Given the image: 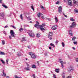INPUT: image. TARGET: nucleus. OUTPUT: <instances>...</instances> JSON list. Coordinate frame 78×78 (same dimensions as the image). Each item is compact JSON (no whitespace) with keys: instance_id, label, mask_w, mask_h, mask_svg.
Listing matches in <instances>:
<instances>
[{"instance_id":"nucleus-17","label":"nucleus","mask_w":78,"mask_h":78,"mask_svg":"<svg viewBox=\"0 0 78 78\" xmlns=\"http://www.w3.org/2000/svg\"><path fill=\"white\" fill-rule=\"evenodd\" d=\"M55 20L56 23H57L58 22V19L57 17H55Z\"/></svg>"},{"instance_id":"nucleus-38","label":"nucleus","mask_w":78,"mask_h":78,"mask_svg":"<svg viewBox=\"0 0 78 78\" xmlns=\"http://www.w3.org/2000/svg\"><path fill=\"white\" fill-rule=\"evenodd\" d=\"M70 20L71 21H74V20H73V18H71Z\"/></svg>"},{"instance_id":"nucleus-51","label":"nucleus","mask_w":78,"mask_h":78,"mask_svg":"<svg viewBox=\"0 0 78 78\" xmlns=\"http://www.w3.org/2000/svg\"><path fill=\"white\" fill-rule=\"evenodd\" d=\"M9 38L10 39H12L11 36H9Z\"/></svg>"},{"instance_id":"nucleus-24","label":"nucleus","mask_w":78,"mask_h":78,"mask_svg":"<svg viewBox=\"0 0 78 78\" xmlns=\"http://www.w3.org/2000/svg\"><path fill=\"white\" fill-rule=\"evenodd\" d=\"M41 9H43L44 10H45V8L44 7V6L42 5H41Z\"/></svg>"},{"instance_id":"nucleus-46","label":"nucleus","mask_w":78,"mask_h":78,"mask_svg":"<svg viewBox=\"0 0 78 78\" xmlns=\"http://www.w3.org/2000/svg\"><path fill=\"white\" fill-rule=\"evenodd\" d=\"M44 55L46 56H48V54H47V53H45L44 54Z\"/></svg>"},{"instance_id":"nucleus-42","label":"nucleus","mask_w":78,"mask_h":78,"mask_svg":"<svg viewBox=\"0 0 78 78\" xmlns=\"http://www.w3.org/2000/svg\"><path fill=\"white\" fill-rule=\"evenodd\" d=\"M53 76L54 78H56V75L55 74H53Z\"/></svg>"},{"instance_id":"nucleus-9","label":"nucleus","mask_w":78,"mask_h":78,"mask_svg":"<svg viewBox=\"0 0 78 78\" xmlns=\"http://www.w3.org/2000/svg\"><path fill=\"white\" fill-rule=\"evenodd\" d=\"M51 29L52 30H55L56 29H58V26L57 25H55L51 27Z\"/></svg>"},{"instance_id":"nucleus-33","label":"nucleus","mask_w":78,"mask_h":78,"mask_svg":"<svg viewBox=\"0 0 78 78\" xmlns=\"http://www.w3.org/2000/svg\"><path fill=\"white\" fill-rule=\"evenodd\" d=\"M23 28H20V29H19V31H23Z\"/></svg>"},{"instance_id":"nucleus-57","label":"nucleus","mask_w":78,"mask_h":78,"mask_svg":"<svg viewBox=\"0 0 78 78\" xmlns=\"http://www.w3.org/2000/svg\"><path fill=\"white\" fill-rule=\"evenodd\" d=\"M2 3V0H0V3Z\"/></svg>"},{"instance_id":"nucleus-32","label":"nucleus","mask_w":78,"mask_h":78,"mask_svg":"<svg viewBox=\"0 0 78 78\" xmlns=\"http://www.w3.org/2000/svg\"><path fill=\"white\" fill-rule=\"evenodd\" d=\"M23 40L21 41L22 42H23V41H26V39L25 38V37H23L22 38Z\"/></svg>"},{"instance_id":"nucleus-14","label":"nucleus","mask_w":78,"mask_h":78,"mask_svg":"<svg viewBox=\"0 0 78 78\" xmlns=\"http://www.w3.org/2000/svg\"><path fill=\"white\" fill-rule=\"evenodd\" d=\"M25 70H29V71H30V70H31V69L30 67H26L25 68H24Z\"/></svg>"},{"instance_id":"nucleus-64","label":"nucleus","mask_w":78,"mask_h":78,"mask_svg":"<svg viewBox=\"0 0 78 78\" xmlns=\"http://www.w3.org/2000/svg\"><path fill=\"white\" fill-rule=\"evenodd\" d=\"M30 17L29 16L28 17H27V18H30Z\"/></svg>"},{"instance_id":"nucleus-28","label":"nucleus","mask_w":78,"mask_h":78,"mask_svg":"<svg viewBox=\"0 0 78 78\" xmlns=\"http://www.w3.org/2000/svg\"><path fill=\"white\" fill-rule=\"evenodd\" d=\"M20 17L22 20H23V17L22 16V14H21V15L20 16Z\"/></svg>"},{"instance_id":"nucleus-7","label":"nucleus","mask_w":78,"mask_h":78,"mask_svg":"<svg viewBox=\"0 0 78 78\" xmlns=\"http://www.w3.org/2000/svg\"><path fill=\"white\" fill-rule=\"evenodd\" d=\"M10 34L11 35L12 37H15V36L14 35V34H15V33H14V31H13V30H11L10 31Z\"/></svg>"},{"instance_id":"nucleus-22","label":"nucleus","mask_w":78,"mask_h":78,"mask_svg":"<svg viewBox=\"0 0 78 78\" xmlns=\"http://www.w3.org/2000/svg\"><path fill=\"white\" fill-rule=\"evenodd\" d=\"M68 5H69L70 6H72V2H69V1L68 2Z\"/></svg>"},{"instance_id":"nucleus-10","label":"nucleus","mask_w":78,"mask_h":78,"mask_svg":"<svg viewBox=\"0 0 78 78\" xmlns=\"http://www.w3.org/2000/svg\"><path fill=\"white\" fill-rule=\"evenodd\" d=\"M69 72H73V67L72 66H69Z\"/></svg>"},{"instance_id":"nucleus-20","label":"nucleus","mask_w":78,"mask_h":78,"mask_svg":"<svg viewBox=\"0 0 78 78\" xmlns=\"http://www.w3.org/2000/svg\"><path fill=\"white\" fill-rule=\"evenodd\" d=\"M69 34L70 36H72V32L71 30H69Z\"/></svg>"},{"instance_id":"nucleus-59","label":"nucleus","mask_w":78,"mask_h":78,"mask_svg":"<svg viewBox=\"0 0 78 78\" xmlns=\"http://www.w3.org/2000/svg\"><path fill=\"white\" fill-rule=\"evenodd\" d=\"M28 20H31V19H30V18H28Z\"/></svg>"},{"instance_id":"nucleus-19","label":"nucleus","mask_w":78,"mask_h":78,"mask_svg":"<svg viewBox=\"0 0 78 78\" xmlns=\"http://www.w3.org/2000/svg\"><path fill=\"white\" fill-rule=\"evenodd\" d=\"M32 68L33 69H36V67L35 65H33L32 66Z\"/></svg>"},{"instance_id":"nucleus-58","label":"nucleus","mask_w":78,"mask_h":78,"mask_svg":"<svg viewBox=\"0 0 78 78\" xmlns=\"http://www.w3.org/2000/svg\"><path fill=\"white\" fill-rule=\"evenodd\" d=\"M73 50H75V48H74V47H73Z\"/></svg>"},{"instance_id":"nucleus-53","label":"nucleus","mask_w":78,"mask_h":78,"mask_svg":"<svg viewBox=\"0 0 78 78\" xmlns=\"http://www.w3.org/2000/svg\"><path fill=\"white\" fill-rule=\"evenodd\" d=\"M28 48H29L30 49L31 48V46H28Z\"/></svg>"},{"instance_id":"nucleus-35","label":"nucleus","mask_w":78,"mask_h":78,"mask_svg":"<svg viewBox=\"0 0 78 78\" xmlns=\"http://www.w3.org/2000/svg\"><path fill=\"white\" fill-rule=\"evenodd\" d=\"M2 43L3 45H4L5 44V41H4V40L2 41Z\"/></svg>"},{"instance_id":"nucleus-23","label":"nucleus","mask_w":78,"mask_h":78,"mask_svg":"<svg viewBox=\"0 0 78 78\" xmlns=\"http://www.w3.org/2000/svg\"><path fill=\"white\" fill-rule=\"evenodd\" d=\"M17 54V56H21V53L20 52H18Z\"/></svg>"},{"instance_id":"nucleus-2","label":"nucleus","mask_w":78,"mask_h":78,"mask_svg":"<svg viewBox=\"0 0 78 78\" xmlns=\"http://www.w3.org/2000/svg\"><path fill=\"white\" fill-rule=\"evenodd\" d=\"M37 16H38V17H41L42 19H44V17L43 16H44L43 14H42L40 12H39L38 13H37Z\"/></svg>"},{"instance_id":"nucleus-60","label":"nucleus","mask_w":78,"mask_h":78,"mask_svg":"<svg viewBox=\"0 0 78 78\" xmlns=\"http://www.w3.org/2000/svg\"><path fill=\"white\" fill-rule=\"evenodd\" d=\"M6 76V78H9V76Z\"/></svg>"},{"instance_id":"nucleus-37","label":"nucleus","mask_w":78,"mask_h":78,"mask_svg":"<svg viewBox=\"0 0 78 78\" xmlns=\"http://www.w3.org/2000/svg\"><path fill=\"white\" fill-rule=\"evenodd\" d=\"M13 28H14V29H16V27H15V26L12 25L11 26Z\"/></svg>"},{"instance_id":"nucleus-49","label":"nucleus","mask_w":78,"mask_h":78,"mask_svg":"<svg viewBox=\"0 0 78 78\" xmlns=\"http://www.w3.org/2000/svg\"><path fill=\"white\" fill-rule=\"evenodd\" d=\"M58 42H59V41H58V40H57V41H55V43H56V44H58Z\"/></svg>"},{"instance_id":"nucleus-4","label":"nucleus","mask_w":78,"mask_h":78,"mask_svg":"<svg viewBox=\"0 0 78 78\" xmlns=\"http://www.w3.org/2000/svg\"><path fill=\"white\" fill-rule=\"evenodd\" d=\"M76 26V23L75 22H73L72 23V25L70 26L69 28H74Z\"/></svg>"},{"instance_id":"nucleus-16","label":"nucleus","mask_w":78,"mask_h":78,"mask_svg":"<svg viewBox=\"0 0 78 78\" xmlns=\"http://www.w3.org/2000/svg\"><path fill=\"white\" fill-rule=\"evenodd\" d=\"M2 73H3V75L2 74V76H6V73H5V71H4V70H3Z\"/></svg>"},{"instance_id":"nucleus-55","label":"nucleus","mask_w":78,"mask_h":78,"mask_svg":"<svg viewBox=\"0 0 78 78\" xmlns=\"http://www.w3.org/2000/svg\"><path fill=\"white\" fill-rule=\"evenodd\" d=\"M27 65L28 67H29V64H28V63H27Z\"/></svg>"},{"instance_id":"nucleus-15","label":"nucleus","mask_w":78,"mask_h":78,"mask_svg":"<svg viewBox=\"0 0 78 78\" xmlns=\"http://www.w3.org/2000/svg\"><path fill=\"white\" fill-rule=\"evenodd\" d=\"M2 6H3V7H4V8H6V9H7V8H8V7L7 6L5 5V4H3L2 5Z\"/></svg>"},{"instance_id":"nucleus-31","label":"nucleus","mask_w":78,"mask_h":78,"mask_svg":"<svg viewBox=\"0 0 78 78\" xmlns=\"http://www.w3.org/2000/svg\"><path fill=\"white\" fill-rule=\"evenodd\" d=\"M62 47H64L65 46V44H64V43L63 42H62Z\"/></svg>"},{"instance_id":"nucleus-63","label":"nucleus","mask_w":78,"mask_h":78,"mask_svg":"<svg viewBox=\"0 0 78 78\" xmlns=\"http://www.w3.org/2000/svg\"><path fill=\"white\" fill-rule=\"evenodd\" d=\"M28 60V59H27V58H26V60Z\"/></svg>"},{"instance_id":"nucleus-29","label":"nucleus","mask_w":78,"mask_h":78,"mask_svg":"<svg viewBox=\"0 0 78 78\" xmlns=\"http://www.w3.org/2000/svg\"><path fill=\"white\" fill-rule=\"evenodd\" d=\"M1 61L2 62V64H3L4 65L5 64V62L3 60H1Z\"/></svg>"},{"instance_id":"nucleus-61","label":"nucleus","mask_w":78,"mask_h":78,"mask_svg":"<svg viewBox=\"0 0 78 78\" xmlns=\"http://www.w3.org/2000/svg\"><path fill=\"white\" fill-rule=\"evenodd\" d=\"M37 63L38 65H39V62H37Z\"/></svg>"},{"instance_id":"nucleus-56","label":"nucleus","mask_w":78,"mask_h":78,"mask_svg":"<svg viewBox=\"0 0 78 78\" xmlns=\"http://www.w3.org/2000/svg\"><path fill=\"white\" fill-rule=\"evenodd\" d=\"M49 48L50 50H51V47H49Z\"/></svg>"},{"instance_id":"nucleus-43","label":"nucleus","mask_w":78,"mask_h":78,"mask_svg":"<svg viewBox=\"0 0 78 78\" xmlns=\"http://www.w3.org/2000/svg\"><path fill=\"white\" fill-rule=\"evenodd\" d=\"M3 33L4 34H5V35H6V34H7V33H6V32H5V31H4Z\"/></svg>"},{"instance_id":"nucleus-18","label":"nucleus","mask_w":78,"mask_h":78,"mask_svg":"<svg viewBox=\"0 0 78 78\" xmlns=\"http://www.w3.org/2000/svg\"><path fill=\"white\" fill-rule=\"evenodd\" d=\"M0 55H5V53L3 52L0 51Z\"/></svg>"},{"instance_id":"nucleus-13","label":"nucleus","mask_w":78,"mask_h":78,"mask_svg":"<svg viewBox=\"0 0 78 78\" xmlns=\"http://www.w3.org/2000/svg\"><path fill=\"white\" fill-rule=\"evenodd\" d=\"M5 12H2L0 13V16L1 17H5Z\"/></svg>"},{"instance_id":"nucleus-54","label":"nucleus","mask_w":78,"mask_h":78,"mask_svg":"<svg viewBox=\"0 0 78 78\" xmlns=\"http://www.w3.org/2000/svg\"><path fill=\"white\" fill-rule=\"evenodd\" d=\"M63 15L65 17H67V15H65V14H63Z\"/></svg>"},{"instance_id":"nucleus-34","label":"nucleus","mask_w":78,"mask_h":78,"mask_svg":"<svg viewBox=\"0 0 78 78\" xmlns=\"http://www.w3.org/2000/svg\"><path fill=\"white\" fill-rule=\"evenodd\" d=\"M73 44L74 45H76V44H77V42L76 41H75L73 42Z\"/></svg>"},{"instance_id":"nucleus-50","label":"nucleus","mask_w":78,"mask_h":78,"mask_svg":"<svg viewBox=\"0 0 78 78\" xmlns=\"http://www.w3.org/2000/svg\"><path fill=\"white\" fill-rule=\"evenodd\" d=\"M46 18L48 19V20L49 21H50V18Z\"/></svg>"},{"instance_id":"nucleus-62","label":"nucleus","mask_w":78,"mask_h":78,"mask_svg":"<svg viewBox=\"0 0 78 78\" xmlns=\"http://www.w3.org/2000/svg\"><path fill=\"white\" fill-rule=\"evenodd\" d=\"M30 23H32V22L31 21H30Z\"/></svg>"},{"instance_id":"nucleus-30","label":"nucleus","mask_w":78,"mask_h":78,"mask_svg":"<svg viewBox=\"0 0 78 78\" xmlns=\"http://www.w3.org/2000/svg\"><path fill=\"white\" fill-rule=\"evenodd\" d=\"M76 39V37H73L72 38V41H75V39Z\"/></svg>"},{"instance_id":"nucleus-6","label":"nucleus","mask_w":78,"mask_h":78,"mask_svg":"<svg viewBox=\"0 0 78 78\" xmlns=\"http://www.w3.org/2000/svg\"><path fill=\"white\" fill-rule=\"evenodd\" d=\"M61 59H59V62L60 63H61V67L62 69L64 68V62H63V61Z\"/></svg>"},{"instance_id":"nucleus-25","label":"nucleus","mask_w":78,"mask_h":78,"mask_svg":"<svg viewBox=\"0 0 78 78\" xmlns=\"http://www.w3.org/2000/svg\"><path fill=\"white\" fill-rule=\"evenodd\" d=\"M50 45H51V47H55V45H54V44H53V43H50Z\"/></svg>"},{"instance_id":"nucleus-40","label":"nucleus","mask_w":78,"mask_h":78,"mask_svg":"<svg viewBox=\"0 0 78 78\" xmlns=\"http://www.w3.org/2000/svg\"><path fill=\"white\" fill-rule=\"evenodd\" d=\"M9 61V59H7L6 60V63L8 64V61Z\"/></svg>"},{"instance_id":"nucleus-52","label":"nucleus","mask_w":78,"mask_h":78,"mask_svg":"<svg viewBox=\"0 0 78 78\" xmlns=\"http://www.w3.org/2000/svg\"><path fill=\"white\" fill-rule=\"evenodd\" d=\"M32 76H33L34 78H35V74H33L32 75Z\"/></svg>"},{"instance_id":"nucleus-5","label":"nucleus","mask_w":78,"mask_h":78,"mask_svg":"<svg viewBox=\"0 0 78 78\" xmlns=\"http://www.w3.org/2000/svg\"><path fill=\"white\" fill-rule=\"evenodd\" d=\"M36 24H35L34 25L35 27L37 28H39L40 27V25H39V23L37 21L36 22Z\"/></svg>"},{"instance_id":"nucleus-26","label":"nucleus","mask_w":78,"mask_h":78,"mask_svg":"<svg viewBox=\"0 0 78 78\" xmlns=\"http://www.w3.org/2000/svg\"><path fill=\"white\" fill-rule=\"evenodd\" d=\"M55 72L57 73H59V69H56L55 70Z\"/></svg>"},{"instance_id":"nucleus-8","label":"nucleus","mask_w":78,"mask_h":78,"mask_svg":"<svg viewBox=\"0 0 78 78\" xmlns=\"http://www.w3.org/2000/svg\"><path fill=\"white\" fill-rule=\"evenodd\" d=\"M45 26V24H43L42 25H41L40 27V30H41V31H44L45 30V29L44 28H44V27Z\"/></svg>"},{"instance_id":"nucleus-41","label":"nucleus","mask_w":78,"mask_h":78,"mask_svg":"<svg viewBox=\"0 0 78 78\" xmlns=\"http://www.w3.org/2000/svg\"><path fill=\"white\" fill-rule=\"evenodd\" d=\"M9 27L7 25H6V26H5V27H4V28H9Z\"/></svg>"},{"instance_id":"nucleus-21","label":"nucleus","mask_w":78,"mask_h":78,"mask_svg":"<svg viewBox=\"0 0 78 78\" xmlns=\"http://www.w3.org/2000/svg\"><path fill=\"white\" fill-rule=\"evenodd\" d=\"M36 37H41V35H40L39 34H37L36 35Z\"/></svg>"},{"instance_id":"nucleus-36","label":"nucleus","mask_w":78,"mask_h":78,"mask_svg":"<svg viewBox=\"0 0 78 78\" xmlns=\"http://www.w3.org/2000/svg\"><path fill=\"white\" fill-rule=\"evenodd\" d=\"M15 78H22L21 77H19L17 76V75L15 76Z\"/></svg>"},{"instance_id":"nucleus-12","label":"nucleus","mask_w":78,"mask_h":78,"mask_svg":"<svg viewBox=\"0 0 78 78\" xmlns=\"http://www.w3.org/2000/svg\"><path fill=\"white\" fill-rule=\"evenodd\" d=\"M29 36H30V37H34L35 35H34V34H32L31 33H28Z\"/></svg>"},{"instance_id":"nucleus-3","label":"nucleus","mask_w":78,"mask_h":78,"mask_svg":"<svg viewBox=\"0 0 78 78\" xmlns=\"http://www.w3.org/2000/svg\"><path fill=\"white\" fill-rule=\"evenodd\" d=\"M52 36H53V33L52 32H49L48 34V37L50 40H51L52 39V37H51Z\"/></svg>"},{"instance_id":"nucleus-27","label":"nucleus","mask_w":78,"mask_h":78,"mask_svg":"<svg viewBox=\"0 0 78 78\" xmlns=\"http://www.w3.org/2000/svg\"><path fill=\"white\" fill-rule=\"evenodd\" d=\"M73 3L74 4H76L77 2L75 0H73Z\"/></svg>"},{"instance_id":"nucleus-48","label":"nucleus","mask_w":78,"mask_h":78,"mask_svg":"<svg viewBox=\"0 0 78 78\" xmlns=\"http://www.w3.org/2000/svg\"><path fill=\"white\" fill-rule=\"evenodd\" d=\"M59 1H57V2H56V4L57 5H58V4H59Z\"/></svg>"},{"instance_id":"nucleus-11","label":"nucleus","mask_w":78,"mask_h":78,"mask_svg":"<svg viewBox=\"0 0 78 78\" xmlns=\"http://www.w3.org/2000/svg\"><path fill=\"white\" fill-rule=\"evenodd\" d=\"M62 6H60L58 8V11L59 12H62Z\"/></svg>"},{"instance_id":"nucleus-39","label":"nucleus","mask_w":78,"mask_h":78,"mask_svg":"<svg viewBox=\"0 0 78 78\" xmlns=\"http://www.w3.org/2000/svg\"><path fill=\"white\" fill-rule=\"evenodd\" d=\"M24 27H28L29 25H28L25 24V25H24Z\"/></svg>"},{"instance_id":"nucleus-45","label":"nucleus","mask_w":78,"mask_h":78,"mask_svg":"<svg viewBox=\"0 0 78 78\" xmlns=\"http://www.w3.org/2000/svg\"><path fill=\"white\" fill-rule=\"evenodd\" d=\"M74 11L76 12H78V10H74Z\"/></svg>"},{"instance_id":"nucleus-1","label":"nucleus","mask_w":78,"mask_h":78,"mask_svg":"<svg viewBox=\"0 0 78 78\" xmlns=\"http://www.w3.org/2000/svg\"><path fill=\"white\" fill-rule=\"evenodd\" d=\"M28 54L31 56V58H33V59H35V58H36L37 56L36 55H34L32 52H29Z\"/></svg>"},{"instance_id":"nucleus-44","label":"nucleus","mask_w":78,"mask_h":78,"mask_svg":"<svg viewBox=\"0 0 78 78\" xmlns=\"http://www.w3.org/2000/svg\"><path fill=\"white\" fill-rule=\"evenodd\" d=\"M31 8L32 9H33V11L34 10V7H33V6H31Z\"/></svg>"},{"instance_id":"nucleus-47","label":"nucleus","mask_w":78,"mask_h":78,"mask_svg":"<svg viewBox=\"0 0 78 78\" xmlns=\"http://www.w3.org/2000/svg\"><path fill=\"white\" fill-rule=\"evenodd\" d=\"M76 62H78V58H76Z\"/></svg>"}]
</instances>
